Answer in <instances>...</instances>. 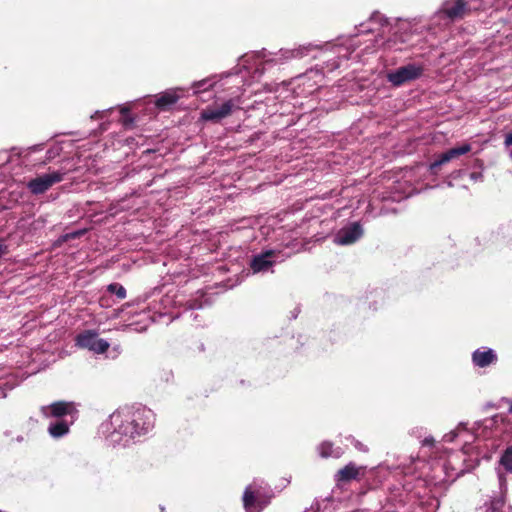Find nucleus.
<instances>
[{"label": "nucleus", "mask_w": 512, "mask_h": 512, "mask_svg": "<svg viewBox=\"0 0 512 512\" xmlns=\"http://www.w3.org/2000/svg\"><path fill=\"white\" fill-rule=\"evenodd\" d=\"M363 234L359 223H352L348 227L342 228L336 235V242L340 245H350L355 243Z\"/></svg>", "instance_id": "10"}, {"label": "nucleus", "mask_w": 512, "mask_h": 512, "mask_svg": "<svg viewBox=\"0 0 512 512\" xmlns=\"http://www.w3.org/2000/svg\"><path fill=\"white\" fill-rule=\"evenodd\" d=\"M471 150L472 146L468 143L448 149L447 151L439 154L437 158L430 164L431 172L437 174L442 165L452 160L458 159L460 156L469 153Z\"/></svg>", "instance_id": "8"}, {"label": "nucleus", "mask_w": 512, "mask_h": 512, "mask_svg": "<svg viewBox=\"0 0 512 512\" xmlns=\"http://www.w3.org/2000/svg\"><path fill=\"white\" fill-rule=\"evenodd\" d=\"M133 120L130 118V119H124V124L127 125L128 123H131Z\"/></svg>", "instance_id": "25"}, {"label": "nucleus", "mask_w": 512, "mask_h": 512, "mask_svg": "<svg viewBox=\"0 0 512 512\" xmlns=\"http://www.w3.org/2000/svg\"><path fill=\"white\" fill-rule=\"evenodd\" d=\"M425 443L430 444V441L428 439H425Z\"/></svg>", "instance_id": "28"}, {"label": "nucleus", "mask_w": 512, "mask_h": 512, "mask_svg": "<svg viewBox=\"0 0 512 512\" xmlns=\"http://www.w3.org/2000/svg\"><path fill=\"white\" fill-rule=\"evenodd\" d=\"M471 7L465 0H446L443 2L439 14L452 21L462 19L470 14Z\"/></svg>", "instance_id": "7"}, {"label": "nucleus", "mask_w": 512, "mask_h": 512, "mask_svg": "<svg viewBox=\"0 0 512 512\" xmlns=\"http://www.w3.org/2000/svg\"><path fill=\"white\" fill-rule=\"evenodd\" d=\"M274 250H267L258 255H255L251 262L250 268L254 273L265 272L274 265L272 258L275 256Z\"/></svg>", "instance_id": "11"}, {"label": "nucleus", "mask_w": 512, "mask_h": 512, "mask_svg": "<svg viewBox=\"0 0 512 512\" xmlns=\"http://www.w3.org/2000/svg\"><path fill=\"white\" fill-rule=\"evenodd\" d=\"M120 113L125 116L126 114L129 113V109L127 107H123L120 109Z\"/></svg>", "instance_id": "23"}, {"label": "nucleus", "mask_w": 512, "mask_h": 512, "mask_svg": "<svg viewBox=\"0 0 512 512\" xmlns=\"http://www.w3.org/2000/svg\"><path fill=\"white\" fill-rule=\"evenodd\" d=\"M424 68L421 65L407 64L388 73L387 79L394 86H401L407 82L416 80L423 75Z\"/></svg>", "instance_id": "4"}, {"label": "nucleus", "mask_w": 512, "mask_h": 512, "mask_svg": "<svg viewBox=\"0 0 512 512\" xmlns=\"http://www.w3.org/2000/svg\"><path fill=\"white\" fill-rule=\"evenodd\" d=\"M40 412L45 418H56L63 420L62 418L70 416L71 423L74 422L79 413L75 402L64 400L55 401L50 405L42 406L40 408Z\"/></svg>", "instance_id": "2"}, {"label": "nucleus", "mask_w": 512, "mask_h": 512, "mask_svg": "<svg viewBox=\"0 0 512 512\" xmlns=\"http://www.w3.org/2000/svg\"><path fill=\"white\" fill-rule=\"evenodd\" d=\"M75 344L79 348L88 349L97 354L105 353L110 347L106 340L98 338L95 330H84L79 333L75 338Z\"/></svg>", "instance_id": "3"}, {"label": "nucleus", "mask_w": 512, "mask_h": 512, "mask_svg": "<svg viewBox=\"0 0 512 512\" xmlns=\"http://www.w3.org/2000/svg\"><path fill=\"white\" fill-rule=\"evenodd\" d=\"M500 483L503 484L505 482V477L503 475L499 476Z\"/></svg>", "instance_id": "24"}, {"label": "nucleus", "mask_w": 512, "mask_h": 512, "mask_svg": "<svg viewBox=\"0 0 512 512\" xmlns=\"http://www.w3.org/2000/svg\"><path fill=\"white\" fill-rule=\"evenodd\" d=\"M64 172L54 171L40 175L31 179L27 183V188L33 195H40L48 191L53 185L60 183L64 179Z\"/></svg>", "instance_id": "5"}, {"label": "nucleus", "mask_w": 512, "mask_h": 512, "mask_svg": "<svg viewBox=\"0 0 512 512\" xmlns=\"http://www.w3.org/2000/svg\"><path fill=\"white\" fill-rule=\"evenodd\" d=\"M505 498L503 495L492 498L485 502L482 506L476 508V512H503Z\"/></svg>", "instance_id": "14"}, {"label": "nucleus", "mask_w": 512, "mask_h": 512, "mask_svg": "<svg viewBox=\"0 0 512 512\" xmlns=\"http://www.w3.org/2000/svg\"><path fill=\"white\" fill-rule=\"evenodd\" d=\"M504 145L506 147H510L512 146V132L511 133H508L505 137V140H504Z\"/></svg>", "instance_id": "22"}, {"label": "nucleus", "mask_w": 512, "mask_h": 512, "mask_svg": "<svg viewBox=\"0 0 512 512\" xmlns=\"http://www.w3.org/2000/svg\"><path fill=\"white\" fill-rule=\"evenodd\" d=\"M499 463L504 467V469L512 473V445L508 446L500 457Z\"/></svg>", "instance_id": "17"}, {"label": "nucleus", "mask_w": 512, "mask_h": 512, "mask_svg": "<svg viewBox=\"0 0 512 512\" xmlns=\"http://www.w3.org/2000/svg\"><path fill=\"white\" fill-rule=\"evenodd\" d=\"M179 99L175 92H164L156 99V106L161 110H167L174 105Z\"/></svg>", "instance_id": "16"}, {"label": "nucleus", "mask_w": 512, "mask_h": 512, "mask_svg": "<svg viewBox=\"0 0 512 512\" xmlns=\"http://www.w3.org/2000/svg\"><path fill=\"white\" fill-rule=\"evenodd\" d=\"M85 232H86V230H78V231H75V232L67 233L64 236V240L67 241V240H70V239L80 238L82 235L85 234Z\"/></svg>", "instance_id": "20"}, {"label": "nucleus", "mask_w": 512, "mask_h": 512, "mask_svg": "<svg viewBox=\"0 0 512 512\" xmlns=\"http://www.w3.org/2000/svg\"><path fill=\"white\" fill-rule=\"evenodd\" d=\"M234 99H229L218 107H207L201 112V119L212 123H219L238 109Z\"/></svg>", "instance_id": "6"}, {"label": "nucleus", "mask_w": 512, "mask_h": 512, "mask_svg": "<svg viewBox=\"0 0 512 512\" xmlns=\"http://www.w3.org/2000/svg\"><path fill=\"white\" fill-rule=\"evenodd\" d=\"M425 443L430 444V441L428 439H425Z\"/></svg>", "instance_id": "27"}, {"label": "nucleus", "mask_w": 512, "mask_h": 512, "mask_svg": "<svg viewBox=\"0 0 512 512\" xmlns=\"http://www.w3.org/2000/svg\"><path fill=\"white\" fill-rule=\"evenodd\" d=\"M72 424L66 420L58 419V421L51 423L48 427V432L53 438H60L69 432V426Z\"/></svg>", "instance_id": "15"}, {"label": "nucleus", "mask_w": 512, "mask_h": 512, "mask_svg": "<svg viewBox=\"0 0 512 512\" xmlns=\"http://www.w3.org/2000/svg\"><path fill=\"white\" fill-rule=\"evenodd\" d=\"M144 410L121 409L110 416L114 431L129 438L145 434L151 427Z\"/></svg>", "instance_id": "1"}, {"label": "nucleus", "mask_w": 512, "mask_h": 512, "mask_svg": "<svg viewBox=\"0 0 512 512\" xmlns=\"http://www.w3.org/2000/svg\"><path fill=\"white\" fill-rule=\"evenodd\" d=\"M509 412L512 414V402H511V405L509 407Z\"/></svg>", "instance_id": "26"}, {"label": "nucleus", "mask_w": 512, "mask_h": 512, "mask_svg": "<svg viewBox=\"0 0 512 512\" xmlns=\"http://www.w3.org/2000/svg\"><path fill=\"white\" fill-rule=\"evenodd\" d=\"M265 496L258 489L248 486L243 494V506L246 512H261L267 505Z\"/></svg>", "instance_id": "9"}, {"label": "nucleus", "mask_w": 512, "mask_h": 512, "mask_svg": "<svg viewBox=\"0 0 512 512\" xmlns=\"http://www.w3.org/2000/svg\"><path fill=\"white\" fill-rule=\"evenodd\" d=\"M364 471V467H359L354 462H350L337 471L335 479L338 483H347L359 479L360 476L364 475Z\"/></svg>", "instance_id": "12"}, {"label": "nucleus", "mask_w": 512, "mask_h": 512, "mask_svg": "<svg viewBox=\"0 0 512 512\" xmlns=\"http://www.w3.org/2000/svg\"><path fill=\"white\" fill-rule=\"evenodd\" d=\"M498 360L497 354L490 348L477 349L472 354V361L475 366L480 368L488 367L496 363Z\"/></svg>", "instance_id": "13"}, {"label": "nucleus", "mask_w": 512, "mask_h": 512, "mask_svg": "<svg viewBox=\"0 0 512 512\" xmlns=\"http://www.w3.org/2000/svg\"><path fill=\"white\" fill-rule=\"evenodd\" d=\"M107 290L115 294L121 300L126 298V289L119 283L109 284Z\"/></svg>", "instance_id": "18"}, {"label": "nucleus", "mask_w": 512, "mask_h": 512, "mask_svg": "<svg viewBox=\"0 0 512 512\" xmlns=\"http://www.w3.org/2000/svg\"><path fill=\"white\" fill-rule=\"evenodd\" d=\"M8 252V247L3 240L0 239V256L5 255Z\"/></svg>", "instance_id": "21"}, {"label": "nucleus", "mask_w": 512, "mask_h": 512, "mask_svg": "<svg viewBox=\"0 0 512 512\" xmlns=\"http://www.w3.org/2000/svg\"><path fill=\"white\" fill-rule=\"evenodd\" d=\"M332 445L330 443H322L320 446V455L324 458L331 456Z\"/></svg>", "instance_id": "19"}]
</instances>
